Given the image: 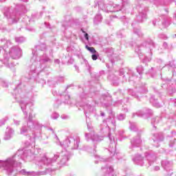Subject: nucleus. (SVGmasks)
<instances>
[{
    "label": "nucleus",
    "mask_w": 176,
    "mask_h": 176,
    "mask_svg": "<svg viewBox=\"0 0 176 176\" xmlns=\"http://www.w3.org/2000/svg\"><path fill=\"white\" fill-rule=\"evenodd\" d=\"M86 49L89 50V52H91V53H93L94 54L97 53V51L96 50V49L93 47H90L89 46H86Z\"/></svg>",
    "instance_id": "f257e3e1"
},
{
    "label": "nucleus",
    "mask_w": 176,
    "mask_h": 176,
    "mask_svg": "<svg viewBox=\"0 0 176 176\" xmlns=\"http://www.w3.org/2000/svg\"><path fill=\"white\" fill-rule=\"evenodd\" d=\"M91 58H92V60H97V58H98V56H97V55H96V54H94L91 56Z\"/></svg>",
    "instance_id": "f03ea898"
},
{
    "label": "nucleus",
    "mask_w": 176,
    "mask_h": 176,
    "mask_svg": "<svg viewBox=\"0 0 176 176\" xmlns=\"http://www.w3.org/2000/svg\"><path fill=\"white\" fill-rule=\"evenodd\" d=\"M85 38L87 39V41H89V34L87 33L85 34Z\"/></svg>",
    "instance_id": "7ed1b4c3"
},
{
    "label": "nucleus",
    "mask_w": 176,
    "mask_h": 176,
    "mask_svg": "<svg viewBox=\"0 0 176 176\" xmlns=\"http://www.w3.org/2000/svg\"><path fill=\"white\" fill-rule=\"evenodd\" d=\"M82 32H84V33H85V31H83V30H82Z\"/></svg>",
    "instance_id": "20e7f679"
}]
</instances>
